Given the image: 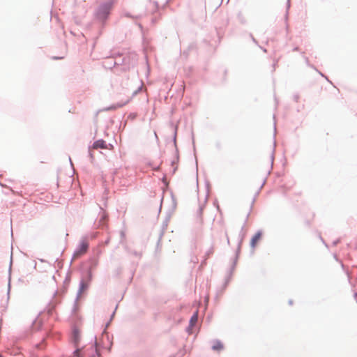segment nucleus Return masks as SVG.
<instances>
[{
    "instance_id": "3",
    "label": "nucleus",
    "mask_w": 357,
    "mask_h": 357,
    "mask_svg": "<svg viewBox=\"0 0 357 357\" xmlns=\"http://www.w3.org/2000/svg\"><path fill=\"white\" fill-rule=\"evenodd\" d=\"M224 349V344L220 340H214L212 344V349L215 351H220L223 350Z\"/></svg>"
},
{
    "instance_id": "1",
    "label": "nucleus",
    "mask_w": 357,
    "mask_h": 357,
    "mask_svg": "<svg viewBox=\"0 0 357 357\" xmlns=\"http://www.w3.org/2000/svg\"><path fill=\"white\" fill-rule=\"evenodd\" d=\"M89 248V243L86 241H82L78 245L77 250L75 251L73 258H78L84 255Z\"/></svg>"
},
{
    "instance_id": "6",
    "label": "nucleus",
    "mask_w": 357,
    "mask_h": 357,
    "mask_svg": "<svg viewBox=\"0 0 357 357\" xmlns=\"http://www.w3.org/2000/svg\"><path fill=\"white\" fill-rule=\"evenodd\" d=\"M197 319H198V316H197V312H196L195 314L192 315V317L190 319V325L192 326H194L197 323Z\"/></svg>"
},
{
    "instance_id": "8",
    "label": "nucleus",
    "mask_w": 357,
    "mask_h": 357,
    "mask_svg": "<svg viewBox=\"0 0 357 357\" xmlns=\"http://www.w3.org/2000/svg\"><path fill=\"white\" fill-rule=\"evenodd\" d=\"M0 357H2V356L0 355Z\"/></svg>"
},
{
    "instance_id": "5",
    "label": "nucleus",
    "mask_w": 357,
    "mask_h": 357,
    "mask_svg": "<svg viewBox=\"0 0 357 357\" xmlns=\"http://www.w3.org/2000/svg\"><path fill=\"white\" fill-rule=\"evenodd\" d=\"M130 99H131V98L130 96H126V98L123 101L114 105L112 107V108L116 109V108L122 107L123 106L128 104L130 102Z\"/></svg>"
},
{
    "instance_id": "7",
    "label": "nucleus",
    "mask_w": 357,
    "mask_h": 357,
    "mask_svg": "<svg viewBox=\"0 0 357 357\" xmlns=\"http://www.w3.org/2000/svg\"><path fill=\"white\" fill-rule=\"evenodd\" d=\"M75 355L77 356V357H81L80 356V350L79 349H77L75 351Z\"/></svg>"
},
{
    "instance_id": "2",
    "label": "nucleus",
    "mask_w": 357,
    "mask_h": 357,
    "mask_svg": "<svg viewBox=\"0 0 357 357\" xmlns=\"http://www.w3.org/2000/svg\"><path fill=\"white\" fill-rule=\"evenodd\" d=\"M98 149H107V145L104 140L99 139V140L96 141L93 143L92 147L89 149V154L92 159L93 158V150Z\"/></svg>"
},
{
    "instance_id": "4",
    "label": "nucleus",
    "mask_w": 357,
    "mask_h": 357,
    "mask_svg": "<svg viewBox=\"0 0 357 357\" xmlns=\"http://www.w3.org/2000/svg\"><path fill=\"white\" fill-rule=\"evenodd\" d=\"M261 237V233L260 231H258L257 233H256L255 234V236L251 239V242H250L251 246L255 248L256 246L257 243H258V241L260 240Z\"/></svg>"
}]
</instances>
